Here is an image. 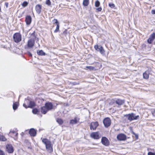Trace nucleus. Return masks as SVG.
I'll return each instance as SVG.
<instances>
[{"instance_id":"obj_1","label":"nucleus","mask_w":155,"mask_h":155,"mask_svg":"<svg viewBox=\"0 0 155 155\" xmlns=\"http://www.w3.org/2000/svg\"><path fill=\"white\" fill-rule=\"evenodd\" d=\"M42 141L45 145L46 149L48 151L49 153L53 151L52 145L49 140L46 138H43Z\"/></svg>"},{"instance_id":"obj_34","label":"nucleus","mask_w":155,"mask_h":155,"mask_svg":"<svg viewBox=\"0 0 155 155\" xmlns=\"http://www.w3.org/2000/svg\"><path fill=\"white\" fill-rule=\"evenodd\" d=\"M153 41L150 38H149L148 39L147 41L148 43L149 44H151L152 43V42Z\"/></svg>"},{"instance_id":"obj_11","label":"nucleus","mask_w":155,"mask_h":155,"mask_svg":"<svg viewBox=\"0 0 155 155\" xmlns=\"http://www.w3.org/2000/svg\"><path fill=\"white\" fill-rule=\"evenodd\" d=\"M6 150L9 153H11L13 152V147L12 145L8 144L6 146Z\"/></svg>"},{"instance_id":"obj_27","label":"nucleus","mask_w":155,"mask_h":155,"mask_svg":"<svg viewBox=\"0 0 155 155\" xmlns=\"http://www.w3.org/2000/svg\"><path fill=\"white\" fill-rule=\"evenodd\" d=\"M149 38L153 41L155 38V33H153L151 34Z\"/></svg>"},{"instance_id":"obj_5","label":"nucleus","mask_w":155,"mask_h":155,"mask_svg":"<svg viewBox=\"0 0 155 155\" xmlns=\"http://www.w3.org/2000/svg\"><path fill=\"white\" fill-rule=\"evenodd\" d=\"M103 124L106 127H108L110 126L111 124L110 118L108 117L105 118L103 120Z\"/></svg>"},{"instance_id":"obj_24","label":"nucleus","mask_w":155,"mask_h":155,"mask_svg":"<svg viewBox=\"0 0 155 155\" xmlns=\"http://www.w3.org/2000/svg\"><path fill=\"white\" fill-rule=\"evenodd\" d=\"M57 122L59 124H62L63 123L62 120L60 118H58L56 120Z\"/></svg>"},{"instance_id":"obj_7","label":"nucleus","mask_w":155,"mask_h":155,"mask_svg":"<svg viewBox=\"0 0 155 155\" xmlns=\"http://www.w3.org/2000/svg\"><path fill=\"white\" fill-rule=\"evenodd\" d=\"M98 125V123L97 122H92L91 123L90 128L91 130H95Z\"/></svg>"},{"instance_id":"obj_14","label":"nucleus","mask_w":155,"mask_h":155,"mask_svg":"<svg viewBox=\"0 0 155 155\" xmlns=\"http://www.w3.org/2000/svg\"><path fill=\"white\" fill-rule=\"evenodd\" d=\"M115 103L118 105H121L124 103L125 101L124 100H121L120 99H115Z\"/></svg>"},{"instance_id":"obj_40","label":"nucleus","mask_w":155,"mask_h":155,"mask_svg":"<svg viewBox=\"0 0 155 155\" xmlns=\"http://www.w3.org/2000/svg\"><path fill=\"white\" fill-rule=\"evenodd\" d=\"M132 133L134 134V135H135L136 138L137 139L138 138V136L137 134H135L134 132H132Z\"/></svg>"},{"instance_id":"obj_28","label":"nucleus","mask_w":155,"mask_h":155,"mask_svg":"<svg viewBox=\"0 0 155 155\" xmlns=\"http://www.w3.org/2000/svg\"><path fill=\"white\" fill-rule=\"evenodd\" d=\"M18 107V104H16V103H14L13 106V108L14 110H16L17 109Z\"/></svg>"},{"instance_id":"obj_6","label":"nucleus","mask_w":155,"mask_h":155,"mask_svg":"<svg viewBox=\"0 0 155 155\" xmlns=\"http://www.w3.org/2000/svg\"><path fill=\"white\" fill-rule=\"evenodd\" d=\"M117 140L119 141H124L127 139L126 135L123 134H120L117 135Z\"/></svg>"},{"instance_id":"obj_17","label":"nucleus","mask_w":155,"mask_h":155,"mask_svg":"<svg viewBox=\"0 0 155 155\" xmlns=\"http://www.w3.org/2000/svg\"><path fill=\"white\" fill-rule=\"evenodd\" d=\"M10 134H13V136L15 137H17L18 135L17 131L16 129L15 130H10L9 132Z\"/></svg>"},{"instance_id":"obj_45","label":"nucleus","mask_w":155,"mask_h":155,"mask_svg":"<svg viewBox=\"0 0 155 155\" xmlns=\"http://www.w3.org/2000/svg\"><path fill=\"white\" fill-rule=\"evenodd\" d=\"M28 54H29L30 56H32L31 53H30V52H28Z\"/></svg>"},{"instance_id":"obj_2","label":"nucleus","mask_w":155,"mask_h":155,"mask_svg":"<svg viewBox=\"0 0 155 155\" xmlns=\"http://www.w3.org/2000/svg\"><path fill=\"white\" fill-rule=\"evenodd\" d=\"M139 116H135V114L132 113L124 115V117L130 121H131L134 120H137L139 117Z\"/></svg>"},{"instance_id":"obj_23","label":"nucleus","mask_w":155,"mask_h":155,"mask_svg":"<svg viewBox=\"0 0 155 155\" xmlns=\"http://www.w3.org/2000/svg\"><path fill=\"white\" fill-rule=\"evenodd\" d=\"M6 140V138L4 136L0 135V140L4 141Z\"/></svg>"},{"instance_id":"obj_19","label":"nucleus","mask_w":155,"mask_h":155,"mask_svg":"<svg viewBox=\"0 0 155 155\" xmlns=\"http://www.w3.org/2000/svg\"><path fill=\"white\" fill-rule=\"evenodd\" d=\"M48 111V110L45 106L41 107V111L42 113L44 114H46Z\"/></svg>"},{"instance_id":"obj_46","label":"nucleus","mask_w":155,"mask_h":155,"mask_svg":"<svg viewBox=\"0 0 155 155\" xmlns=\"http://www.w3.org/2000/svg\"><path fill=\"white\" fill-rule=\"evenodd\" d=\"M23 106H24V107H25L26 108H27V106L25 104H23Z\"/></svg>"},{"instance_id":"obj_10","label":"nucleus","mask_w":155,"mask_h":155,"mask_svg":"<svg viewBox=\"0 0 155 155\" xmlns=\"http://www.w3.org/2000/svg\"><path fill=\"white\" fill-rule=\"evenodd\" d=\"M34 44L35 41L33 39H30L28 41V46L29 48H31L34 46Z\"/></svg>"},{"instance_id":"obj_8","label":"nucleus","mask_w":155,"mask_h":155,"mask_svg":"<svg viewBox=\"0 0 155 155\" xmlns=\"http://www.w3.org/2000/svg\"><path fill=\"white\" fill-rule=\"evenodd\" d=\"M90 136L91 138L94 139H98L100 138L98 132L91 133L90 134Z\"/></svg>"},{"instance_id":"obj_35","label":"nucleus","mask_w":155,"mask_h":155,"mask_svg":"<svg viewBox=\"0 0 155 155\" xmlns=\"http://www.w3.org/2000/svg\"><path fill=\"white\" fill-rule=\"evenodd\" d=\"M109 6L111 8H114L115 6L112 3H109Z\"/></svg>"},{"instance_id":"obj_9","label":"nucleus","mask_w":155,"mask_h":155,"mask_svg":"<svg viewBox=\"0 0 155 155\" xmlns=\"http://www.w3.org/2000/svg\"><path fill=\"white\" fill-rule=\"evenodd\" d=\"M101 142L103 145L106 146H108L109 144V142L108 140L105 137H102L101 139Z\"/></svg>"},{"instance_id":"obj_39","label":"nucleus","mask_w":155,"mask_h":155,"mask_svg":"<svg viewBox=\"0 0 155 155\" xmlns=\"http://www.w3.org/2000/svg\"><path fill=\"white\" fill-rule=\"evenodd\" d=\"M53 22H54V23H56L57 24V25L58 24H58V20L56 19H54L53 20Z\"/></svg>"},{"instance_id":"obj_16","label":"nucleus","mask_w":155,"mask_h":155,"mask_svg":"<svg viewBox=\"0 0 155 155\" xmlns=\"http://www.w3.org/2000/svg\"><path fill=\"white\" fill-rule=\"evenodd\" d=\"M25 22L28 25H30L31 21V18L30 16H27L25 18Z\"/></svg>"},{"instance_id":"obj_15","label":"nucleus","mask_w":155,"mask_h":155,"mask_svg":"<svg viewBox=\"0 0 155 155\" xmlns=\"http://www.w3.org/2000/svg\"><path fill=\"white\" fill-rule=\"evenodd\" d=\"M29 133L31 136L35 137L36 134V130L33 128H31L29 130Z\"/></svg>"},{"instance_id":"obj_47","label":"nucleus","mask_w":155,"mask_h":155,"mask_svg":"<svg viewBox=\"0 0 155 155\" xmlns=\"http://www.w3.org/2000/svg\"><path fill=\"white\" fill-rule=\"evenodd\" d=\"M0 12H1V7L0 6Z\"/></svg>"},{"instance_id":"obj_48","label":"nucleus","mask_w":155,"mask_h":155,"mask_svg":"<svg viewBox=\"0 0 155 155\" xmlns=\"http://www.w3.org/2000/svg\"><path fill=\"white\" fill-rule=\"evenodd\" d=\"M34 35V33H32V34H31V35Z\"/></svg>"},{"instance_id":"obj_41","label":"nucleus","mask_w":155,"mask_h":155,"mask_svg":"<svg viewBox=\"0 0 155 155\" xmlns=\"http://www.w3.org/2000/svg\"><path fill=\"white\" fill-rule=\"evenodd\" d=\"M152 113L153 116H155V109L152 110Z\"/></svg>"},{"instance_id":"obj_29","label":"nucleus","mask_w":155,"mask_h":155,"mask_svg":"<svg viewBox=\"0 0 155 155\" xmlns=\"http://www.w3.org/2000/svg\"><path fill=\"white\" fill-rule=\"evenodd\" d=\"M95 6L96 7H98L100 5V2L98 1H96L95 3Z\"/></svg>"},{"instance_id":"obj_18","label":"nucleus","mask_w":155,"mask_h":155,"mask_svg":"<svg viewBox=\"0 0 155 155\" xmlns=\"http://www.w3.org/2000/svg\"><path fill=\"white\" fill-rule=\"evenodd\" d=\"M79 119L78 117H75L74 119L71 120H70V124H76L79 121Z\"/></svg>"},{"instance_id":"obj_12","label":"nucleus","mask_w":155,"mask_h":155,"mask_svg":"<svg viewBox=\"0 0 155 155\" xmlns=\"http://www.w3.org/2000/svg\"><path fill=\"white\" fill-rule=\"evenodd\" d=\"M45 106L46 107L48 111L52 109L53 105L50 102H48L45 103Z\"/></svg>"},{"instance_id":"obj_36","label":"nucleus","mask_w":155,"mask_h":155,"mask_svg":"<svg viewBox=\"0 0 155 155\" xmlns=\"http://www.w3.org/2000/svg\"><path fill=\"white\" fill-rule=\"evenodd\" d=\"M115 100H111V101L110 102L109 104L111 105H113L114 104V103H115Z\"/></svg>"},{"instance_id":"obj_30","label":"nucleus","mask_w":155,"mask_h":155,"mask_svg":"<svg viewBox=\"0 0 155 155\" xmlns=\"http://www.w3.org/2000/svg\"><path fill=\"white\" fill-rule=\"evenodd\" d=\"M28 5V3L26 1H25L23 2L22 4V5L23 7H26Z\"/></svg>"},{"instance_id":"obj_4","label":"nucleus","mask_w":155,"mask_h":155,"mask_svg":"<svg viewBox=\"0 0 155 155\" xmlns=\"http://www.w3.org/2000/svg\"><path fill=\"white\" fill-rule=\"evenodd\" d=\"M94 47L97 51H99L102 55H104L105 54V51L101 46L96 45H95Z\"/></svg>"},{"instance_id":"obj_26","label":"nucleus","mask_w":155,"mask_h":155,"mask_svg":"<svg viewBox=\"0 0 155 155\" xmlns=\"http://www.w3.org/2000/svg\"><path fill=\"white\" fill-rule=\"evenodd\" d=\"M35 106V104L33 102L30 101L28 107L32 108Z\"/></svg>"},{"instance_id":"obj_37","label":"nucleus","mask_w":155,"mask_h":155,"mask_svg":"<svg viewBox=\"0 0 155 155\" xmlns=\"http://www.w3.org/2000/svg\"><path fill=\"white\" fill-rule=\"evenodd\" d=\"M148 155H155V153H154L149 152L148 153Z\"/></svg>"},{"instance_id":"obj_32","label":"nucleus","mask_w":155,"mask_h":155,"mask_svg":"<svg viewBox=\"0 0 155 155\" xmlns=\"http://www.w3.org/2000/svg\"><path fill=\"white\" fill-rule=\"evenodd\" d=\"M86 68L90 70H93L95 68L94 67H93L91 66H87L86 67Z\"/></svg>"},{"instance_id":"obj_21","label":"nucleus","mask_w":155,"mask_h":155,"mask_svg":"<svg viewBox=\"0 0 155 155\" xmlns=\"http://www.w3.org/2000/svg\"><path fill=\"white\" fill-rule=\"evenodd\" d=\"M37 53L38 54L41 55H45V53L42 50L37 51Z\"/></svg>"},{"instance_id":"obj_43","label":"nucleus","mask_w":155,"mask_h":155,"mask_svg":"<svg viewBox=\"0 0 155 155\" xmlns=\"http://www.w3.org/2000/svg\"><path fill=\"white\" fill-rule=\"evenodd\" d=\"M5 6L6 7V8H8V3L6 2H5Z\"/></svg>"},{"instance_id":"obj_22","label":"nucleus","mask_w":155,"mask_h":155,"mask_svg":"<svg viewBox=\"0 0 155 155\" xmlns=\"http://www.w3.org/2000/svg\"><path fill=\"white\" fill-rule=\"evenodd\" d=\"M89 0H83V4L84 6H87L88 5Z\"/></svg>"},{"instance_id":"obj_42","label":"nucleus","mask_w":155,"mask_h":155,"mask_svg":"<svg viewBox=\"0 0 155 155\" xmlns=\"http://www.w3.org/2000/svg\"><path fill=\"white\" fill-rule=\"evenodd\" d=\"M0 155H5L4 152L2 150H0Z\"/></svg>"},{"instance_id":"obj_33","label":"nucleus","mask_w":155,"mask_h":155,"mask_svg":"<svg viewBox=\"0 0 155 155\" xmlns=\"http://www.w3.org/2000/svg\"><path fill=\"white\" fill-rule=\"evenodd\" d=\"M46 4L48 5H51V3L50 0H46L45 2Z\"/></svg>"},{"instance_id":"obj_44","label":"nucleus","mask_w":155,"mask_h":155,"mask_svg":"<svg viewBox=\"0 0 155 155\" xmlns=\"http://www.w3.org/2000/svg\"><path fill=\"white\" fill-rule=\"evenodd\" d=\"M151 12L153 14H155V10H152L151 11Z\"/></svg>"},{"instance_id":"obj_3","label":"nucleus","mask_w":155,"mask_h":155,"mask_svg":"<svg viewBox=\"0 0 155 155\" xmlns=\"http://www.w3.org/2000/svg\"><path fill=\"white\" fill-rule=\"evenodd\" d=\"M13 38L15 42L18 43L21 41V36L20 33H16L13 35Z\"/></svg>"},{"instance_id":"obj_20","label":"nucleus","mask_w":155,"mask_h":155,"mask_svg":"<svg viewBox=\"0 0 155 155\" xmlns=\"http://www.w3.org/2000/svg\"><path fill=\"white\" fill-rule=\"evenodd\" d=\"M149 72L148 71H146L143 74V78L145 79H147L149 78Z\"/></svg>"},{"instance_id":"obj_25","label":"nucleus","mask_w":155,"mask_h":155,"mask_svg":"<svg viewBox=\"0 0 155 155\" xmlns=\"http://www.w3.org/2000/svg\"><path fill=\"white\" fill-rule=\"evenodd\" d=\"M32 112L34 114H36L39 112V111L37 109L35 108L32 110Z\"/></svg>"},{"instance_id":"obj_31","label":"nucleus","mask_w":155,"mask_h":155,"mask_svg":"<svg viewBox=\"0 0 155 155\" xmlns=\"http://www.w3.org/2000/svg\"><path fill=\"white\" fill-rule=\"evenodd\" d=\"M59 24H58L56 26V29L54 31V32L55 33L57 32L59 30Z\"/></svg>"},{"instance_id":"obj_13","label":"nucleus","mask_w":155,"mask_h":155,"mask_svg":"<svg viewBox=\"0 0 155 155\" xmlns=\"http://www.w3.org/2000/svg\"><path fill=\"white\" fill-rule=\"evenodd\" d=\"M42 6L41 5L38 4L36 5L35 7V10L38 14H39L41 10Z\"/></svg>"},{"instance_id":"obj_38","label":"nucleus","mask_w":155,"mask_h":155,"mask_svg":"<svg viewBox=\"0 0 155 155\" xmlns=\"http://www.w3.org/2000/svg\"><path fill=\"white\" fill-rule=\"evenodd\" d=\"M96 10L97 12H101L102 10V8L101 7H99L96 9Z\"/></svg>"}]
</instances>
